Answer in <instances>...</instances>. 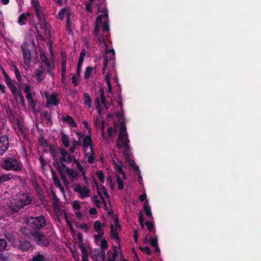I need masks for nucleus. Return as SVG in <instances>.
I'll list each match as a JSON object with an SVG mask.
<instances>
[{"label":"nucleus","mask_w":261,"mask_h":261,"mask_svg":"<svg viewBox=\"0 0 261 261\" xmlns=\"http://www.w3.org/2000/svg\"><path fill=\"white\" fill-rule=\"evenodd\" d=\"M99 12H101L102 14L98 15L96 19L94 35L95 39L100 46V48L105 51L102 70L103 73H106L105 80L108 85V92L111 94L112 93V87L110 83L111 75L110 72L114 70L115 51L113 48L109 49L103 37L99 36V31L101 27H102V31L104 32H108L109 30L108 10L104 6L98 5V13Z\"/></svg>","instance_id":"obj_1"},{"label":"nucleus","mask_w":261,"mask_h":261,"mask_svg":"<svg viewBox=\"0 0 261 261\" xmlns=\"http://www.w3.org/2000/svg\"><path fill=\"white\" fill-rule=\"evenodd\" d=\"M129 142V140L128 139V134L126 132L125 125L123 122H121L120 124V130L117 141V146L120 149H123V154L127 160L129 165L135 170L140 172L139 167L136 166L135 161L130 158V151Z\"/></svg>","instance_id":"obj_2"},{"label":"nucleus","mask_w":261,"mask_h":261,"mask_svg":"<svg viewBox=\"0 0 261 261\" xmlns=\"http://www.w3.org/2000/svg\"><path fill=\"white\" fill-rule=\"evenodd\" d=\"M16 200L17 201L11 202L9 205V208L14 212H18L20 208L29 204L31 202V199L26 193L20 194Z\"/></svg>","instance_id":"obj_3"},{"label":"nucleus","mask_w":261,"mask_h":261,"mask_svg":"<svg viewBox=\"0 0 261 261\" xmlns=\"http://www.w3.org/2000/svg\"><path fill=\"white\" fill-rule=\"evenodd\" d=\"M114 168L116 177V182L120 190L123 188V181L126 179V176L123 171V165L121 162L118 161L114 163Z\"/></svg>","instance_id":"obj_4"},{"label":"nucleus","mask_w":261,"mask_h":261,"mask_svg":"<svg viewBox=\"0 0 261 261\" xmlns=\"http://www.w3.org/2000/svg\"><path fill=\"white\" fill-rule=\"evenodd\" d=\"M28 226L32 229H40L46 225L45 218L42 216L38 217H30L27 220Z\"/></svg>","instance_id":"obj_5"},{"label":"nucleus","mask_w":261,"mask_h":261,"mask_svg":"<svg viewBox=\"0 0 261 261\" xmlns=\"http://www.w3.org/2000/svg\"><path fill=\"white\" fill-rule=\"evenodd\" d=\"M1 167L6 170L18 171L20 169V164L12 158H5L1 163Z\"/></svg>","instance_id":"obj_6"},{"label":"nucleus","mask_w":261,"mask_h":261,"mask_svg":"<svg viewBox=\"0 0 261 261\" xmlns=\"http://www.w3.org/2000/svg\"><path fill=\"white\" fill-rule=\"evenodd\" d=\"M58 169L62 175V178L64 179L65 174H66L71 180L73 181L77 179L78 177L77 173L73 169L67 167L62 163H60L58 165Z\"/></svg>","instance_id":"obj_7"},{"label":"nucleus","mask_w":261,"mask_h":261,"mask_svg":"<svg viewBox=\"0 0 261 261\" xmlns=\"http://www.w3.org/2000/svg\"><path fill=\"white\" fill-rule=\"evenodd\" d=\"M44 95L47 100L46 107L48 108L52 106H57L59 103L60 99L56 93H50L47 92H44Z\"/></svg>","instance_id":"obj_8"},{"label":"nucleus","mask_w":261,"mask_h":261,"mask_svg":"<svg viewBox=\"0 0 261 261\" xmlns=\"http://www.w3.org/2000/svg\"><path fill=\"white\" fill-rule=\"evenodd\" d=\"M64 16H67V30L69 32H71V30L70 27V18L71 16V13L68 8L62 9L58 13V18L60 19H63Z\"/></svg>","instance_id":"obj_9"},{"label":"nucleus","mask_w":261,"mask_h":261,"mask_svg":"<svg viewBox=\"0 0 261 261\" xmlns=\"http://www.w3.org/2000/svg\"><path fill=\"white\" fill-rule=\"evenodd\" d=\"M33 239L38 244L46 246L48 245V241L44 236L38 231H35L32 234Z\"/></svg>","instance_id":"obj_10"},{"label":"nucleus","mask_w":261,"mask_h":261,"mask_svg":"<svg viewBox=\"0 0 261 261\" xmlns=\"http://www.w3.org/2000/svg\"><path fill=\"white\" fill-rule=\"evenodd\" d=\"M120 230V226L118 224V219L114 218V224L111 225V234L112 238L118 240L119 239L118 232Z\"/></svg>","instance_id":"obj_11"},{"label":"nucleus","mask_w":261,"mask_h":261,"mask_svg":"<svg viewBox=\"0 0 261 261\" xmlns=\"http://www.w3.org/2000/svg\"><path fill=\"white\" fill-rule=\"evenodd\" d=\"M100 246L101 249V252H97L96 254L97 257L96 258L97 261H106L105 259V250L108 247V243L105 239H102L100 241Z\"/></svg>","instance_id":"obj_12"},{"label":"nucleus","mask_w":261,"mask_h":261,"mask_svg":"<svg viewBox=\"0 0 261 261\" xmlns=\"http://www.w3.org/2000/svg\"><path fill=\"white\" fill-rule=\"evenodd\" d=\"M74 191L79 193L81 198L82 199L89 197L90 196L89 190L87 187L85 186L76 185L74 188Z\"/></svg>","instance_id":"obj_13"},{"label":"nucleus","mask_w":261,"mask_h":261,"mask_svg":"<svg viewBox=\"0 0 261 261\" xmlns=\"http://www.w3.org/2000/svg\"><path fill=\"white\" fill-rule=\"evenodd\" d=\"M100 99L101 101V103L104 106V107L108 110L110 108V106H113L114 105V101L113 100L111 97H110L109 96H107V99H106L105 94H104V90L103 89H100Z\"/></svg>","instance_id":"obj_14"},{"label":"nucleus","mask_w":261,"mask_h":261,"mask_svg":"<svg viewBox=\"0 0 261 261\" xmlns=\"http://www.w3.org/2000/svg\"><path fill=\"white\" fill-rule=\"evenodd\" d=\"M5 81L12 93H16V91H19V89L17 87L15 81H12L9 76L4 73Z\"/></svg>","instance_id":"obj_15"},{"label":"nucleus","mask_w":261,"mask_h":261,"mask_svg":"<svg viewBox=\"0 0 261 261\" xmlns=\"http://www.w3.org/2000/svg\"><path fill=\"white\" fill-rule=\"evenodd\" d=\"M9 141L6 136L0 137V155H2L8 149Z\"/></svg>","instance_id":"obj_16"},{"label":"nucleus","mask_w":261,"mask_h":261,"mask_svg":"<svg viewBox=\"0 0 261 261\" xmlns=\"http://www.w3.org/2000/svg\"><path fill=\"white\" fill-rule=\"evenodd\" d=\"M40 58L43 63L41 67L46 68L47 72L49 73L50 71L52 69L51 66L49 63V60L42 50L40 51Z\"/></svg>","instance_id":"obj_17"},{"label":"nucleus","mask_w":261,"mask_h":261,"mask_svg":"<svg viewBox=\"0 0 261 261\" xmlns=\"http://www.w3.org/2000/svg\"><path fill=\"white\" fill-rule=\"evenodd\" d=\"M97 192H98V195H99V196L100 197V198H101V199L102 200V203L105 205V208L106 210H108V207L107 205V203H106V201L105 199V197L107 198H109V194H108V192L107 191L106 189L105 188L104 186H101V188H97Z\"/></svg>","instance_id":"obj_18"},{"label":"nucleus","mask_w":261,"mask_h":261,"mask_svg":"<svg viewBox=\"0 0 261 261\" xmlns=\"http://www.w3.org/2000/svg\"><path fill=\"white\" fill-rule=\"evenodd\" d=\"M23 91L26 94V98L27 100H29V99H31V97H34V90L33 86L26 84Z\"/></svg>","instance_id":"obj_19"},{"label":"nucleus","mask_w":261,"mask_h":261,"mask_svg":"<svg viewBox=\"0 0 261 261\" xmlns=\"http://www.w3.org/2000/svg\"><path fill=\"white\" fill-rule=\"evenodd\" d=\"M92 141L90 136H86L83 139V146L84 147V151L88 150H91L93 148L91 146Z\"/></svg>","instance_id":"obj_20"},{"label":"nucleus","mask_w":261,"mask_h":261,"mask_svg":"<svg viewBox=\"0 0 261 261\" xmlns=\"http://www.w3.org/2000/svg\"><path fill=\"white\" fill-rule=\"evenodd\" d=\"M25 47V44L22 45V46L23 56L25 64L29 65L30 64L31 51L30 50L27 49Z\"/></svg>","instance_id":"obj_21"},{"label":"nucleus","mask_w":261,"mask_h":261,"mask_svg":"<svg viewBox=\"0 0 261 261\" xmlns=\"http://www.w3.org/2000/svg\"><path fill=\"white\" fill-rule=\"evenodd\" d=\"M61 159L62 161L70 163L73 160V156L68 153L65 150H60Z\"/></svg>","instance_id":"obj_22"},{"label":"nucleus","mask_w":261,"mask_h":261,"mask_svg":"<svg viewBox=\"0 0 261 261\" xmlns=\"http://www.w3.org/2000/svg\"><path fill=\"white\" fill-rule=\"evenodd\" d=\"M18 248L23 251H27L32 249V246L28 241H20Z\"/></svg>","instance_id":"obj_23"},{"label":"nucleus","mask_w":261,"mask_h":261,"mask_svg":"<svg viewBox=\"0 0 261 261\" xmlns=\"http://www.w3.org/2000/svg\"><path fill=\"white\" fill-rule=\"evenodd\" d=\"M62 120L72 127H75L77 126V124L74 121V119L69 115L63 116L62 117Z\"/></svg>","instance_id":"obj_24"},{"label":"nucleus","mask_w":261,"mask_h":261,"mask_svg":"<svg viewBox=\"0 0 261 261\" xmlns=\"http://www.w3.org/2000/svg\"><path fill=\"white\" fill-rule=\"evenodd\" d=\"M31 15V13L28 12L22 14L18 17V23L20 25L25 24L28 18H29Z\"/></svg>","instance_id":"obj_25"},{"label":"nucleus","mask_w":261,"mask_h":261,"mask_svg":"<svg viewBox=\"0 0 261 261\" xmlns=\"http://www.w3.org/2000/svg\"><path fill=\"white\" fill-rule=\"evenodd\" d=\"M85 154L89 163H94L95 162V157L93 149L85 151Z\"/></svg>","instance_id":"obj_26"},{"label":"nucleus","mask_w":261,"mask_h":261,"mask_svg":"<svg viewBox=\"0 0 261 261\" xmlns=\"http://www.w3.org/2000/svg\"><path fill=\"white\" fill-rule=\"evenodd\" d=\"M119 250V248H117L115 247L114 248V251L112 252L111 250H109L108 252V254L112 255L111 256H110L108 259V261H116V258L118 255V250Z\"/></svg>","instance_id":"obj_27"},{"label":"nucleus","mask_w":261,"mask_h":261,"mask_svg":"<svg viewBox=\"0 0 261 261\" xmlns=\"http://www.w3.org/2000/svg\"><path fill=\"white\" fill-rule=\"evenodd\" d=\"M46 70V68H40V69H38L36 70L35 72V76L37 79L38 83H40L43 79V71Z\"/></svg>","instance_id":"obj_28"},{"label":"nucleus","mask_w":261,"mask_h":261,"mask_svg":"<svg viewBox=\"0 0 261 261\" xmlns=\"http://www.w3.org/2000/svg\"><path fill=\"white\" fill-rule=\"evenodd\" d=\"M143 208H144V211L146 214V215L148 216V217H152V213H151V209H150V207L149 205V202H148V200H146L144 203V205H143Z\"/></svg>","instance_id":"obj_29"},{"label":"nucleus","mask_w":261,"mask_h":261,"mask_svg":"<svg viewBox=\"0 0 261 261\" xmlns=\"http://www.w3.org/2000/svg\"><path fill=\"white\" fill-rule=\"evenodd\" d=\"M81 252L82 253V260L83 261H89L88 251L86 248L83 245H80Z\"/></svg>","instance_id":"obj_30"},{"label":"nucleus","mask_w":261,"mask_h":261,"mask_svg":"<svg viewBox=\"0 0 261 261\" xmlns=\"http://www.w3.org/2000/svg\"><path fill=\"white\" fill-rule=\"evenodd\" d=\"M84 101L85 104L87 105L88 108L91 107V99L88 93H85L84 94Z\"/></svg>","instance_id":"obj_31"},{"label":"nucleus","mask_w":261,"mask_h":261,"mask_svg":"<svg viewBox=\"0 0 261 261\" xmlns=\"http://www.w3.org/2000/svg\"><path fill=\"white\" fill-rule=\"evenodd\" d=\"M53 180L55 185L59 188L61 191L64 192V188L62 186L59 179L56 176H53Z\"/></svg>","instance_id":"obj_32"},{"label":"nucleus","mask_w":261,"mask_h":261,"mask_svg":"<svg viewBox=\"0 0 261 261\" xmlns=\"http://www.w3.org/2000/svg\"><path fill=\"white\" fill-rule=\"evenodd\" d=\"M74 161L78 169L82 172V174H84V171H86V166L82 165L78 160L74 158Z\"/></svg>","instance_id":"obj_33"},{"label":"nucleus","mask_w":261,"mask_h":261,"mask_svg":"<svg viewBox=\"0 0 261 261\" xmlns=\"http://www.w3.org/2000/svg\"><path fill=\"white\" fill-rule=\"evenodd\" d=\"M117 129V126H114L113 128L109 127L107 129L108 136L110 138H112L114 134H116Z\"/></svg>","instance_id":"obj_34"},{"label":"nucleus","mask_w":261,"mask_h":261,"mask_svg":"<svg viewBox=\"0 0 261 261\" xmlns=\"http://www.w3.org/2000/svg\"><path fill=\"white\" fill-rule=\"evenodd\" d=\"M0 261H11L10 254L9 253H1Z\"/></svg>","instance_id":"obj_35"},{"label":"nucleus","mask_w":261,"mask_h":261,"mask_svg":"<svg viewBox=\"0 0 261 261\" xmlns=\"http://www.w3.org/2000/svg\"><path fill=\"white\" fill-rule=\"evenodd\" d=\"M62 141L64 145L67 147L69 144V138L68 136L63 134L62 136Z\"/></svg>","instance_id":"obj_36"},{"label":"nucleus","mask_w":261,"mask_h":261,"mask_svg":"<svg viewBox=\"0 0 261 261\" xmlns=\"http://www.w3.org/2000/svg\"><path fill=\"white\" fill-rule=\"evenodd\" d=\"M7 243L4 239H0V251L7 250Z\"/></svg>","instance_id":"obj_37"},{"label":"nucleus","mask_w":261,"mask_h":261,"mask_svg":"<svg viewBox=\"0 0 261 261\" xmlns=\"http://www.w3.org/2000/svg\"><path fill=\"white\" fill-rule=\"evenodd\" d=\"M33 261H46V259L42 254L38 253L34 257Z\"/></svg>","instance_id":"obj_38"},{"label":"nucleus","mask_w":261,"mask_h":261,"mask_svg":"<svg viewBox=\"0 0 261 261\" xmlns=\"http://www.w3.org/2000/svg\"><path fill=\"white\" fill-rule=\"evenodd\" d=\"M97 177L101 183H103L105 181V176L101 170H98L96 172Z\"/></svg>","instance_id":"obj_39"},{"label":"nucleus","mask_w":261,"mask_h":261,"mask_svg":"<svg viewBox=\"0 0 261 261\" xmlns=\"http://www.w3.org/2000/svg\"><path fill=\"white\" fill-rule=\"evenodd\" d=\"M94 229L98 232H102L101 231L102 224H101V223L99 221H96L95 222V223H94Z\"/></svg>","instance_id":"obj_40"},{"label":"nucleus","mask_w":261,"mask_h":261,"mask_svg":"<svg viewBox=\"0 0 261 261\" xmlns=\"http://www.w3.org/2000/svg\"><path fill=\"white\" fill-rule=\"evenodd\" d=\"M94 68L91 67H88L86 68L85 72V77L86 79H88L90 77L91 73L92 72Z\"/></svg>","instance_id":"obj_41"},{"label":"nucleus","mask_w":261,"mask_h":261,"mask_svg":"<svg viewBox=\"0 0 261 261\" xmlns=\"http://www.w3.org/2000/svg\"><path fill=\"white\" fill-rule=\"evenodd\" d=\"M12 93L14 96V98L17 101H18L19 99L23 96V95L21 93L20 90L19 91H16V93Z\"/></svg>","instance_id":"obj_42"},{"label":"nucleus","mask_w":261,"mask_h":261,"mask_svg":"<svg viewBox=\"0 0 261 261\" xmlns=\"http://www.w3.org/2000/svg\"><path fill=\"white\" fill-rule=\"evenodd\" d=\"M10 179V178L8 175L3 174L2 175H0V185L5 181L9 180Z\"/></svg>","instance_id":"obj_43"},{"label":"nucleus","mask_w":261,"mask_h":261,"mask_svg":"<svg viewBox=\"0 0 261 261\" xmlns=\"http://www.w3.org/2000/svg\"><path fill=\"white\" fill-rule=\"evenodd\" d=\"M36 14L38 18L39 21H41L42 16V12L41 10V7L39 8L35 9Z\"/></svg>","instance_id":"obj_44"},{"label":"nucleus","mask_w":261,"mask_h":261,"mask_svg":"<svg viewBox=\"0 0 261 261\" xmlns=\"http://www.w3.org/2000/svg\"><path fill=\"white\" fill-rule=\"evenodd\" d=\"M140 249L144 253L147 255L151 254V251L149 247L146 246L145 247H140Z\"/></svg>","instance_id":"obj_45"},{"label":"nucleus","mask_w":261,"mask_h":261,"mask_svg":"<svg viewBox=\"0 0 261 261\" xmlns=\"http://www.w3.org/2000/svg\"><path fill=\"white\" fill-rule=\"evenodd\" d=\"M79 75L76 74H73L72 76V82L74 86H76L78 85L79 82Z\"/></svg>","instance_id":"obj_46"},{"label":"nucleus","mask_w":261,"mask_h":261,"mask_svg":"<svg viewBox=\"0 0 261 261\" xmlns=\"http://www.w3.org/2000/svg\"><path fill=\"white\" fill-rule=\"evenodd\" d=\"M103 234V232H98V234L94 236L95 241L97 244L98 243L99 241L100 242L101 240L102 239Z\"/></svg>","instance_id":"obj_47"},{"label":"nucleus","mask_w":261,"mask_h":261,"mask_svg":"<svg viewBox=\"0 0 261 261\" xmlns=\"http://www.w3.org/2000/svg\"><path fill=\"white\" fill-rule=\"evenodd\" d=\"M99 127L100 128L103 138H105L106 137V133L105 132V122H104V121H101V124H100V126H99Z\"/></svg>","instance_id":"obj_48"},{"label":"nucleus","mask_w":261,"mask_h":261,"mask_svg":"<svg viewBox=\"0 0 261 261\" xmlns=\"http://www.w3.org/2000/svg\"><path fill=\"white\" fill-rule=\"evenodd\" d=\"M29 102V105L32 108V109H35L36 102L34 100V97H31V99L27 100Z\"/></svg>","instance_id":"obj_49"},{"label":"nucleus","mask_w":261,"mask_h":261,"mask_svg":"<svg viewBox=\"0 0 261 261\" xmlns=\"http://www.w3.org/2000/svg\"><path fill=\"white\" fill-rule=\"evenodd\" d=\"M145 224L146 225V226L149 231H151L153 230V229L154 228V224L152 222H151L150 221H147L144 224V225Z\"/></svg>","instance_id":"obj_50"},{"label":"nucleus","mask_w":261,"mask_h":261,"mask_svg":"<svg viewBox=\"0 0 261 261\" xmlns=\"http://www.w3.org/2000/svg\"><path fill=\"white\" fill-rule=\"evenodd\" d=\"M92 200H93V201L94 202V203H95V205L97 207H100L101 202H100V201L98 199V198L96 196H94L92 198Z\"/></svg>","instance_id":"obj_51"},{"label":"nucleus","mask_w":261,"mask_h":261,"mask_svg":"<svg viewBox=\"0 0 261 261\" xmlns=\"http://www.w3.org/2000/svg\"><path fill=\"white\" fill-rule=\"evenodd\" d=\"M150 243L151 245L154 247H155L156 246H158V238L157 237H155L154 238L151 239L150 240Z\"/></svg>","instance_id":"obj_52"},{"label":"nucleus","mask_w":261,"mask_h":261,"mask_svg":"<svg viewBox=\"0 0 261 261\" xmlns=\"http://www.w3.org/2000/svg\"><path fill=\"white\" fill-rule=\"evenodd\" d=\"M72 207L74 210H79L81 207L80 202L78 201H74L73 203Z\"/></svg>","instance_id":"obj_53"},{"label":"nucleus","mask_w":261,"mask_h":261,"mask_svg":"<svg viewBox=\"0 0 261 261\" xmlns=\"http://www.w3.org/2000/svg\"><path fill=\"white\" fill-rule=\"evenodd\" d=\"M84 62H82V59L81 61H79L77 65V72L79 74L81 70V68Z\"/></svg>","instance_id":"obj_54"},{"label":"nucleus","mask_w":261,"mask_h":261,"mask_svg":"<svg viewBox=\"0 0 261 261\" xmlns=\"http://www.w3.org/2000/svg\"><path fill=\"white\" fill-rule=\"evenodd\" d=\"M31 3L35 9L40 8V5L39 4L37 0H31Z\"/></svg>","instance_id":"obj_55"},{"label":"nucleus","mask_w":261,"mask_h":261,"mask_svg":"<svg viewBox=\"0 0 261 261\" xmlns=\"http://www.w3.org/2000/svg\"><path fill=\"white\" fill-rule=\"evenodd\" d=\"M139 222L141 226V227L143 228L145 223H144V219H143V215L141 213L139 215Z\"/></svg>","instance_id":"obj_56"},{"label":"nucleus","mask_w":261,"mask_h":261,"mask_svg":"<svg viewBox=\"0 0 261 261\" xmlns=\"http://www.w3.org/2000/svg\"><path fill=\"white\" fill-rule=\"evenodd\" d=\"M55 213L58 217H60L62 216V212L60 211L59 207H56L54 209Z\"/></svg>","instance_id":"obj_57"},{"label":"nucleus","mask_w":261,"mask_h":261,"mask_svg":"<svg viewBox=\"0 0 261 261\" xmlns=\"http://www.w3.org/2000/svg\"><path fill=\"white\" fill-rule=\"evenodd\" d=\"M80 227L83 229H84L86 231H88V229H89V227H88V226L87 224L86 223H82V224H81L80 225Z\"/></svg>","instance_id":"obj_58"},{"label":"nucleus","mask_w":261,"mask_h":261,"mask_svg":"<svg viewBox=\"0 0 261 261\" xmlns=\"http://www.w3.org/2000/svg\"><path fill=\"white\" fill-rule=\"evenodd\" d=\"M20 103L22 107L25 108V100L23 96L19 99Z\"/></svg>","instance_id":"obj_59"},{"label":"nucleus","mask_w":261,"mask_h":261,"mask_svg":"<svg viewBox=\"0 0 261 261\" xmlns=\"http://www.w3.org/2000/svg\"><path fill=\"white\" fill-rule=\"evenodd\" d=\"M77 239L80 242V245H83V237L81 233H79L77 234Z\"/></svg>","instance_id":"obj_60"},{"label":"nucleus","mask_w":261,"mask_h":261,"mask_svg":"<svg viewBox=\"0 0 261 261\" xmlns=\"http://www.w3.org/2000/svg\"><path fill=\"white\" fill-rule=\"evenodd\" d=\"M66 67H65V64H62V77H64L66 74Z\"/></svg>","instance_id":"obj_61"},{"label":"nucleus","mask_w":261,"mask_h":261,"mask_svg":"<svg viewBox=\"0 0 261 261\" xmlns=\"http://www.w3.org/2000/svg\"><path fill=\"white\" fill-rule=\"evenodd\" d=\"M85 52L84 50H83V51L81 52V54H80V58H79V61H81V59H82V62H84V57L85 56Z\"/></svg>","instance_id":"obj_62"},{"label":"nucleus","mask_w":261,"mask_h":261,"mask_svg":"<svg viewBox=\"0 0 261 261\" xmlns=\"http://www.w3.org/2000/svg\"><path fill=\"white\" fill-rule=\"evenodd\" d=\"M89 213H90V214L91 215H95L97 214V210L96 208H91L90 210H89Z\"/></svg>","instance_id":"obj_63"},{"label":"nucleus","mask_w":261,"mask_h":261,"mask_svg":"<svg viewBox=\"0 0 261 261\" xmlns=\"http://www.w3.org/2000/svg\"><path fill=\"white\" fill-rule=\"evenodd\" d=\"M6 87L3 85H2L1 83H0V91L3 93H6Z\"/></svg>","instance_id":"obj_64"}]
</instances>
